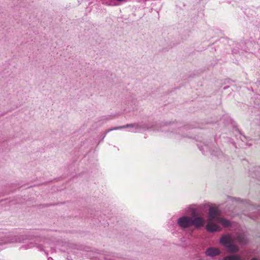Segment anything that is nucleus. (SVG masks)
I'll use <instances>...</instances> for the list:
<instances>
[{"label": "nucleus", "instance_id": "obj_1", "mask_svg": "<svg viewBox=\"0 0 260 260\" xmlns=\"http://www.w3.org/2000/svg\"><path fill=\"white\" fill-rule=\"evenodd\" d=\"M219 211L217 207H210L209 209L207 223L206 226V230L210 233L220 231L222 224L225 228L229 227L231 225L230 221L225 218L220 217Z\"/></svg>", "mask_w": 260, "mask_h": 260}, {"label": "nucleus", "instance_id": "obj_2", "mask_svg": "<svg viewBox=\"0 0 260 260\" xmlns=\"http://www.w3.org/2000/svg\"><path fill=\"white\" fill-rule=\"evenodd\" d=\"M246 241L245 236L239 234H238L236 237L232 235H224L220 239V243L225 246L228 251L231 253L237 252L239 249V247L234 244V242L245 244Z\"/></svg>", "mask_w": 260, "mask_h": 260}, {"label": "nucleus", "instance_id": "obj_3", "mask_svg": "<svg viewBox=\"0 0 260 260\" xmlns=\"http://www.w3.org/2000/svg\"><path fill=\"white\" fill-rule=\"evenodd\" d=\"M196 210L192 209L191 211V215L194 217L188 216H182L179 218L177 221V224L181 228H187L191 226H194L195 228H198L203 226L205 224V220L201 216L194 217L196 214Z\"/></svg>", "mask_w": 260, "mask_h": 260}, {"label": "nucleus", "instance_id": "obj_4", "mask_svg": "<svg viewBox=\"0 0 260 260\" xmlns=\"http://www.w3.org/2000/svg\"><path fill=\"white\" fill-rule=\"evenodd\" d=\"M127 127L134 128L135 129L134 131H133L132 132H135V133L137 132L138 131V130H139L140 129V126L137 123L127 124L124 125L123 126H117V127H114L113 128L109 129L107 131L106 134H107L109 132L113 131V130L121 129L127 128Z\"/></svg>", "mask_w": 260, "mask_h": 260}, {"label": "nucleus", "instance_id": "obj_5", "mask_svg": "<svg viewBox=\"0 0 260 260\" xmlns=\"http://www.w3.org/2000/svg\"><path fill=\"white\" fill-rule=\"evenodd\" d=\"M220 253V251L218 248L213 247L208 248L205 251L206 255L210 257L218 255Z\"/></svg>", "mask_w": 260, "mask_h": 260}, {"label": "nucleus", "instance_id": "obj_6", "mask_svg": "<svg viewBox=\"0 0 260 260\" xmlns=\"http://www.w3.org/2000/svg\"><path fill=\"white\" fill-rule=\"evenodd\" d=\"M34 247H37L40 251H42L43 250V248L41 245H39V244H36L32 243V242H30L28 245L23 246V247L25 249H27L28 248H31Z\"/></svg>", "mask_w": 260, "mask_h": 260}, {"label": "nucleus", "instance_id": "obj_7", "mask_svg": "<svg viewBox=\"0 0 260 260\" xmlns=\"http://www.w3.org/2000/svg\"><path fill=\"white\" fill-rule=\"evenodd\" d=\"M241 257L238 255H232L225 256L223 260H241Z\"/></svg>", "mask_w": 260, "mask_h": 260}, {"label": "nucleus", "instance_id": "obj_8", "mask_svg": "<svg viewBox=\"0 0 260 260\" xmlns=\"http://www.w3.org/2000/svg\"><path fill=\"white\" fill-rule=\"evenodd\" d=\"M22 242V238H18V239H15V240H13L12 241V242Z\"/></svg>", "mask_w": 260, "mask_h": 260}, {"label": "nucleus", "instance_id": "obj_9", "mask_svg": "<svg viewBox=\"0 0 260 260\" xmlns=\"http://www.w3.org/2000/svg\"><path fill=\"white\" fill-rule=\"evenodd\" d=\"M48 260H53L52 257H48Z\"/></svg>", "mask_w": 260, "mask_h": 260}, {"label": "nucleus", "instance_id": "obj_10", "mask_svg": "<svg viewBox=\"0 0 260 260\" xmlns=\"http://www.w3.org/2000/svg\"><path fill=\"white\" fill-rule=\"evenodd\" d=\"M251 260H258V259H257L256 258H253L252 259H251Z\"/></svg>", "mask_w": 260, "mask_h": 260}]
</instances>
